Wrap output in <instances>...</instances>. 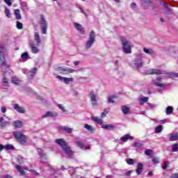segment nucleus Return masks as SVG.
<instances>
[{"instance_id":"aec40b11","label":"nucleus","mask_w":178,"mask_h":178,"mask_svg":"<svg viewBox=\"0 0 178 178\" xmlns=\"http://www.w3.org/2000/svg\"><path fill=\"white\" fill-rule=\"evenodd\" d=\"M143 168H144V165L141 163H138L137 164V169L136 170L137 175H140L143 173Z\"/></svg>"},{"instance_id":"412c9836","label":"nucleus","mask_w":178,"mask_h":178,"mask_svg":"<svg viewBox=\"0 0 178 178\" xmlns=\"http://www.w3.org/2000/svg\"><path fill=\"white\" fill-rule=\"evenodd\" d=\"M128 140H134L133 136L127 134L120 138V141H122L123 143H127Z\"/></svg>"},{"instance_id":"e2e57ef3","label":"nucleus","mask_w":178,"mask_h":178,"mask_svg":"<svg viewBox=\"0 0 178 178\" xmlns=\"http://www.w3.org/2000/svg\"><path fill=\"white\" fill-rule=\"evenodd\" d=\"M103 113H104L106 115H108V113H109V108L104 109Z\"/></svg>"},{"instance_id":"dca6fc26","label":"nucleus","mask_w":178,"mask_h":178,"mask_svg":"<svg viewBox=\"0 0 178 178\" xmlns=\"http://www.w3.org/2000/svg\"><path fill=\"white\" fill-rule=\"evenodd\" d=\"M57 79L61 81H64L65 84H69L70 81H73V78H67L60 76H57Z\"/></svg>"},{"instance_id":"de8ad7c7","label":"nucleus","mask_w":178,"mask_h":178,"mask_svg":"<svg viewBox=\"0 0 178 178\" xmlns=\"http://www.w3.org/2000/svg\"><path fill=\"white\" fill-rule=\"evenodd\" d=\"M57 106L62 112H66V109H65L64 106L62 104H57Z\"/></svg>"},{"instance_id":"58836bf2","label":"nucleus","mask_w":178,"mask_h":178,"mask_svg":"<svg viewBox=\"0 0 178 178\" xmlns=\"http://www.w3.org/2000/svg\"><path fill=\"white\" fill-rule=\"evenodd\" d=\"M140 105L145 104V102H148V97H141L139 99Z\"/></svg>"},{"instance_id":"49530a36","label":"nucleus","mask_w":178,"mask_h":178,"mask_svg":"<svg viewBox=\"0 0 178 178\" xmlns=\"http://www.w3.org/2000/svg\"><path fill=\"white\" fill-rule=\"evenodd\" d=\"M14 147L12 145H4V149H13Z\"/></svg>"},{"instance_id":"423d86ee","label":"nucleus","mask_w":178,"mask_h":178,"mask_svg":"<svg viewBox=\"0 0 178 178\" xmlns=\"http://www.w3.org/2000/svg\"><path fill=\"white\" fill-rule=\"evenodd\" d=\"M5 54H6V47L5 44H0V65L1 66H6V61H5Z\"/></svg>"},{"instance_id":"ddd939ff","label":"nucleus","mask_w":178,"mask_h":178,"mask_svg":"<svg viewBox=\"0 0 178 178\" xmlns=\"http://www.w3.org/2000/svg\"><path fill=\"white\" fill-rule=\"evenodd\" d=\"M13 108L15 111H17L19 113H26V110L24 109V107L20 106L19 104H15L13 105Z\"/></svg>"},{"instance_id":"6e6552de","label":"nucleus","mask_w":178,"mask_h":178,"mask_svg":"<svg viewBox=\"0 0 178 178\" xmlns=\"http://www.w3.org/2000/svg\"><path fill=\"white\" fill-rule=\"evenodd\" d=\"M95 42V32L92 31L89 34V40L86 42V49H90V47H92V44Z\"/></svg>"},{"instance_id":"69168bd1","label":"nucleus","mask_w":178,"mask_h":178,"mask_svg":"<svg viewBox=\"0 0 178 178\" xmlns=\"http://www.w3.org/2000/svg\"><path fill=\"white\" fill-rule=\"evenodd\" d=\"M168 168V165L166 164V163H165L163 165V169L165 170V169Z\"/></svg>"},{"instance_id":"8fccbe9b","label":"nucleus","mask_w":178,"mask_h":178,"mask_svg":"<svg viewBox=\"0 0 178 178\" xmlns=\"http://www.w3.org/2000/svg\"><path fill=\"white\" fill-rule=\"evenodd\" d=\"M170 119H165L161 121V123H162V124H164V123H170Z\"/></svg>"},{"instance_id":"bf43d9fd","label":"nucleus","mask_w":178,"mask_h":178,"mask_svg":"<svg viewBox=\"0 0 178 178\" xmlns=\"http://www.w3.org/2000/svg\"><path fill=\"white\" fill-rule=\"evenodd\" d=\"M1 112L2 113H5L6 112V107L1 106Z\"/></svg>"},{"instance_id":"680f3d73","label":"nucleus","mask_w":178,"mask_h":178,"mask_svg":"<svg viewBox=\"0 0 178 178\" xmlns=\"http://www.w3.org/2000/svg\"><path fill=\"white\" fill-rule=\"evenodd\" d=\"M18 162L19 163H23V157H19L18 158Z\"/></svg>"},{"instance_id":"c756f323","label":"nucleus","mask_w":178,"mask_h":178,"mask_svg":"<svg viewBox=\"0 0 178 178\" xmlns=\"http://www.w3.org/2000/svg\"><path fill=\"white\" fill-rule=\"evenodd\" d=\"M15 16L17 20H20V19H22V15H20V10L16 9L15 10Z\"/></svg>"},{"instance_id":"c03bdc74","label":"nucleus","mask_w":178,"mask_h":178,"mask_svg":"<svg viewBox=\"0 0 178 178\" xmlns=\"http://www.w3.org/2000/svg\"><path fill=\"white\" fill-rule=\"evenodd\" d=\"M17 29L22 30V29H23V24L19 21H17Z\"/></svg>"},{"instance_id":"a878e982","label":"nucleus","mask_w":178,"mask_h":178,"mask_svg":"<svg viewBox=\"0 0 178 178\" xmlns=\"http://www.w3.org/2000/svg\"><path fill=\"white\" fill-rule=\"evenodd\" d=\"M178 140V132L175 134H171L169 138V141H177Z\"/></svg>"},{"instance_id":"393cba45","label":"nucleus","mask_w":178,"mask_h":178,"mask_svg":"<svg viewBox=\"0 0 178 178\" xmlns=\"http://www.w3.org/2000/svg\"><path fill=\"white\" fill-rule=\"evenodd\" d=\"M149 3H151V0H142L141 1L142 6H143V8L145 9H147L148 8V6H149Z\"/></svg>"},{"instance_id":"4c0bfd02","label":"nucleus","mask_w":178,"mask_h":178,"mask_svg":"<svg viewBox=\"0 0 178 178\" xmlns=\"http://www.w3.org/2000/svg\"><path fill=\"white\" fill-rule=\"evenodd\" d=\"M126 162L128 165H134V163H136V160L133 159H127Z\"/></svg>"},{"instance_id":"0eeeda50","label":"nucleus","mask_w":178,"mask_h":178,"mask_svg":"<svg viewBox=\"0 0 178 178\" xmlns=\"http://www.w3.org/2000/svg\"><path fill=\"white\" fill-rule=\"evenodd\" d=\"M40 24L42 33L47 34V30H48V23L47 22V20H45L44 15H41Z\"/></svg>"},{"instance_id":"6ab92c4d","label":"nucleus","mask_w":178,"mask_h":178,"mask_svg":"<svg viewBox=\"0 0 178 178\" xmlns=\"http://www.w3.org/2000/svg\"><path fill=\"white\" fill-rule=\"evenodd\" d=\"M76 145H77V147L81 148V149H90V146H85L84 143H83L81 141H77Z\"/></svg>"},{"instance_id":"09e8293b","label":"nucleus","mask_w":178,"mask_h":178,"mask_svg":"<svg viewBox=\"0 0 178 178\" xmlns=\"http://www.w3.org/2000/svg\"><path fill=\"white\" fill-rule=\"evenodd\" d=\"M152 162L153 163H159V159L158 157H153Z\"/></svg>"},{"instance_id":"79ce46f5","label":"nucleus","mask_w":178,"mask_h":178,"mask_svg":"<svg viewBox=\"0 0 178 178\" xmlns=\"http://www.w3.org/2000/svg\"><path fill=\"white\" fill-rule=\"evenodd\" d=\"M163 130V127L162 125H159L155 128V133H161Z\"/></svg>"},{"instance_id":"72a5a7b5","label":"nucleus","mask_w":178,"mask_h":178,"mask_svg":"<svg viewBox=\"0 0 178 178\" xmlns=\"http://www.w3.org/2000/svg\"><path fill=\"white\" fill-rule=\"evenodd\" d=\"M35 41H36L37 44H41V38H40V34L38 33H35Z\"/></svg>"},{"instance_id":"e433bc0d","label":"nucleus","mask_w":178,"mask_h":178,"mask_svg":"<svg viewBox=\"0 0 178 178\" xmlns=\"http://www.w3.org/2000/svg\"><path fill=\"white\" fill-rule=\"evenodd\" d=\"M165 112L166 115H171V113H173V107L168 106Z\"/></svg>"},{"instance_id":"603ef678","label":"nucleus","mask_w":178,"mask_h":178,"mask_svg":"<svg viewBox=\"0 0 178 178\" xmlns=\"http://www.w3.org/2000/svg\"><path fill=\"white\" fill-rule=\"evenodd\" d=\"M152 152V150H151V149H146L145 152V155L149 156V155H151Z\"/></svg>"},{"instance_id":"ea45409f","label":"nucleus","mask_w":178,"mask_h":178,"mask_svg":"<svg viewBox=\"0 0 178 178\" xmlns=\"http://www.w3.org/2000/svg\"><path fill=\"white\" fill-rule=\"evenodd\" d=\"M5 14L7 17H8V19H10V17H12V15H10V10L8 8H5Z\"/></svg>"},{"instance_id":"f257e3e1","label":"nucleus","mask_w":178,"mask_h":178,"mask_svg":"<svg viewBox=\"0 0 178 178\" xmlns=\"http://www.w3.org/2000/svg\"><path fill=\"white\" fill-rule=\"evenodd\" d=\"M56 144L60 145L62 149L64 151L65 154L67 155V158H71L73 156V151L70 149V147L67 145V143L63 138L57 139L55 140Z\"/></svg>"},{"instance_id":"3c124183","label":"nucleus","mask_w":178,"mask_h":178,"mask_svg":"<svg viewBox=\"0 0 178 178\" xmlns=\"http://www.w3.org/2000/svg\"><path fill=\"white\" fill-rule=\"evenodd\" d=\"M29 172H31L32 173H33L35 176H40V173L37 172V171L34 170H29Z\"/></svg>"},{"instance_id":"39448f33","label":"nucleus","mask_w":178,"mask_h":178,"mask_svg":"<svg viewBox=\"0 0 178 178\" xmlns=\"http://www.w3.org/2000/svg\"><path fill=\"white\" fill-rule=\"evenodd\" d=\"M13 136L22 144V145H24V144H27V136H26L23 133L20 131H15L13 132Z\"/></svg>"},{"instance_id":"2eb2a0df","label":"nucleus","mask_w":178,"mask_h":178,"mask_svg":"<svg viewBox=\"0 0 178 178\" xmlns=\"http://www.w3.org/2000/svg\"><path fill=\"white\" fill-rule=\"evenodd\" d=\"M29 47L31 48L32 54H38L40 50L38 49V47H35L34 42H30Z\"/></svg>"},{"instance_id":"a211bd4d","label":"nucleus","mask_w":178,"mask_h":178,"mask_svg":"<svg viewBox=\"0 0 178 178\" xmlns=\"http://www.w3.org/2000/svg\"><path fill=\"white\" fill-rule=\"evenodd\" d=\"M74 26L75 29H76V30H78V31H79V33H81V34H84L85 31H84V29L83 28V26H81V24L75 22L74 24Z\"/></svg>"},{"instance_id":"4468645a","label":"nucleus","mask_w":178,"mask_h":178,"mask_svg":"<svg viewBox=\"0 0 178 178\" xmlns=\"http://www.w3.org/2000/svg\"><path fill=\"white\" fill-rule=\"evenodd\" d=\"M102 127L105 130H115V129H116V124H103Z\"/></svg>"},{"instance_id":"f3484780","label":"nucleus","mask_w":178,"mask_h":178,"mask_svg":"<svg viewBox=\"0 0 178 178\" xmlns=\"http://www.w3.org/2000/svg\"><path fill=\"white\" fill-rule=\"evenodd\" d=\"M3 74V84L5 87L9 86V79H8V77H6V72L3 71V68H2Z\"/></svg>"},{"instance_id":"20e7f679","label":"nucleus","mask_w":178,"mask_h":178,"mask_svg":"<svg viewBox=\"0 0 178 178\" xmlns=\"http://www.w3.org/2000/svg\"><path fill=\"white\" fill-rule=\"evenodd\" d=\"M121 42L122 44L123 52L126 54H131V42L123 36L121 37Z\"/></svg>"},{"instance_id":"c9c22d12","label":"nucleus","mask_w":178,"mask_h":178,"mask_svg":"<svg viewBox=\"0 0 178 178\" xmlns=\"http://www.w3.org/2000/svg\"><path fill=\"white\" fill-rule=\"evenodd\" d=\"M61 130H63L64 131L70 134L72 131H73V129L72 128H69L67 127H61Z\"/></svg>"},{"instance_id":"a18cd8bd","label":"nucleus","mask_w":178,"mask_h":178,"mask_svg":"<svg viewBox=\"0 0 178 178\" xmlns=\"http://www.w3.org/2000/svg\"><path fill=\"white\" fill-rule=\"evenodd\" d=\"M134 147H135L136 148H141V147H143V144L138 142H136L135 143H134Z\"/></svg>"},{"instance_id":"bb28decb","label":"nucleus","mask_w":178,"mask_h":178,"mask_svg":"<svg viewBox=\"0 0 178 178\" xmlns=\"http://www.w3.org/2000/svg\"><path fill=\"white\" fill-rule=\"evenodd\" d=\"M143 52H145V54H147V55H154V54H155L154 49H147L145 47L143 48Z\"/></svg>"},{"instance_id":"f8f14e48","label":"nucleus","mask_w":178,"mask_h":178,"mask_svg":"<svg viewBox=\"0 0 178 178\" xmlns=\"http://www.w3.org/2000/svg\"><path fill=\"white\" fill-rule=\"evenodd\" d=\"M57 116L58 113L55 111H47L42 116V119H45V118H56Z\"/></svg>"},{"instance_id":"7c9ffc66","label":"nucleus","mask_w":178,"mask_h":178,"mask_svg":"<svg viewBox=\"0 0 178 178\" xmlns=\"http://www.w3.org/2000/svg\"><path fill=\"white\" fill-rule=\"evenodd\" d=\"M21 58L24 62H26L27 59L30 58V57L29 56V53L24 52V54H22L21 55Z\"/></svg>"},{"instance_id":"b1692460","label":"nucleus","mask_w":178,"mask_h":178,"mask_svg":"<svg viewBox=\"0 0 178 178\" xmlns=\"http://www.w3.org/2000/svg\"><path fill=\"white\" fill-rule=\"evenodd\" d=\"M9 124V122L5 121V119H3V117L0 118V127H6V126Z\"/></svg>"},{"instance_id":"2f4dec72","label":"nucleus","mask_w":178,"mask_h":178,"mask_svg":"<svg viewBox=\"0 0 178 178\" xmlns=\"http://www.w3.org/2000/svg\"><path fill=\"white\" fill-rule=\"evenodd\" d=\"M15 168L17 170H18V172L22 175V176H24L26 172H24V170H23V168H22V166L16 165Z\"/></svg>"},{"instance_id":"f03ea898","label":"nucleus","mask_w":178,"mask_h":178,"mask_svg":"<svg viewBox=\"0 0 178 178\" xmlns=\"http://www.w3.org/2000/svg\"><path fill=\"white\" fill-rule=\"evenodd\" d=\"M148 74H165L166 76H168L170 79H172L173 77H178V73L177 72H168L166 71H162L161 70L157 69H151L147 71Z\"/></svg>"},{"instance_id":"5fc2aeb1","label":"nucleus","mask_w":178,"mask_h":178,"mask_svg":"<svg viewBox=\"0 0 178 178\" xmlns=\"http://www.w3.org/2000/svg\"><path fill=\"white\" fill-rule=\"evenodd\" d=\"M29 72L30 73H33V74L37 73V67L32 68Z\"/></svg>"},{"instance_id":"7ed1b4c3","label":"nucleus","mask_w":178,"mask_h":178,"mask_svg":"<svg viewBox=\"0 0 178 178\" xmlns=\"http://www.w3.org/2000/svg\"><path fill=\"white\" fill-rule=\"evenodd\" d=\"M135 58L133 61V63L131 65L133 69H136V70H138V69H140V67H143L144 66V60H143V54H135Z\"/></svg>"},{"instance_id":"774afa93","label":"nucleus","mask_w":178,"mask_h":178,"mask_svg":"<svg viewBox=\"0 0 178 178\" xmlns=\"http://www.w3.org/2000/svg\"><path fill=\"white\" fill-rule=\"evenodd\" d=\"M105 116H106V114H105V113H102V115H101V118H105Z\"/></svg>"},{"instance_id":"f704fd0d","label":"nucleus","mask_w":178,"mask_h":178,"mask_svg":"<svg viewBox=\"0 0 178 178\" xmlns=\"http://www.w3.org/2000/svg\"><path fill=\"white\" fill-rule=\"evenodd\" d=\"M11 80H12V83H13V84H16L17 86V84L20 83V79H19V78L16 76H13Z\"/></svg>"},{"instance_id":"1a4fd4ad","label":"nucleus","mask_w":178,"mask_h":178,"mask_svg":"<svg viewBox=\"0 0 178 178\" xmlns=\"http://www.w3.org/2000/svg\"><path fill=\"white\" fill-rule=\"evenodd\" d=\"M89 98L92 102V105H93V106H97V105H98V102H97V95H95V94L94 93L93 91H91L89 93Z\"/></svg>"},{"instance_id":"864d4df0","label":"nucleus","mask_w":178,"mask_h":178,"mask_svg":"<svg viewBox=\"0 0 178 178\" xmlns=\"http://www.w3.org/2000/svg\"><path fill=\"white\" fill-rule=\"evenodd\" d=\"M148 108H149V109H154V108H156V105L149 104L148 105Z\"/></svg>"},{"instance_id":"338daca9","label":"nucleus","mask_w":178,"mask_h":178,"mask_svg":"<svg viewBox=\"0 0 178 178\" xmlns=\"http://www.w3.org/2000/svg\"><path fill=\"white\" fill-rule=\"evenodd\" d=\"M2 149H5V145H0V151H2Z\"/></svg>"},{"instance_id":"13d9d810","label":"nucleus","mask_w":178,"mask_h":178,"mask_svg":"<svg viewBox=\"0 0 178 178\" xmlns=\"http://www.w3.org/2000/svg\"><path fill=\"white\" fill-rule=\"evenodd\" d=\"M152 176H154V173H152V171H149L147 173V177H152Z\"/></svg>"},{"instance_id":"0e129e2a","label":"nucleus","mask_w":178,"mask_h":178,"mask_svg":"<svg viewBox=\"0 0 178 178\" xmlns=\"http://www.w3.org/2000/svg\"><path fill=\"white\" fill-rule=\"evenodd\" d=\"M0 178H12V176L10 175H3L2 177H1Z\"/></svg>"},{"instance_id":"473e14b6","label":"nucleus","mask_w":178,"mask_h":178,"mask_svg":"<svg viewBox=\"0 0 178 178\" xmlns=\"http://www.w3.org/2000/svg\"><path fill=\"white\" fill-rule=\"evenodd\" d=\"M38 154H39L41 159H47V154H45V153L42 152V150H41V149H38Z\"/></svg>"},{"instance_id":"6e6d98bb","label":"nucleus","mask_w":178,"mask_h":178,"mask_svg":"<svg viewBox=\"0 0 178 178\" xmlns=\"http://www.w3.org/2000/svg\"><path fill=\"white\" fill-rule=\"evenodd\" d=\"M4 2H6L8 6H12V2L10 0H4Z\"/></svg>"},{"instance_id":"c85d7f7f","label":"nucleus","mask_w":178,"mask_h":178,"mask_svg":"<svg viewBox=\"0 0 178 178\" xmlns=\"http://www.w3.org/2000/svg\"><path fill=\"white\" fill-rule=\"evenodd\" d=\"M85 129H86V130H88V131H90V133H94V131L95 130L94 129V127L88 124H86L84 125Z\"/></svg>"},{"instance_id":"4be33fe9","label":"nucleus","mask_w":178,"mask_h":178,"mask_svg":"<svg viewBox=\"0 0 178 178\" xmlns=\"http://www.w3.org/2000/svg\"><path fill=\"white\" fill-rule=\"evenodd\" d=\"M121 109L124 115H129L130 113V107L128 106H122Z\"/></svg>"},{"instance_id":"37998d69","label":"nucleus","mask_w":178,"mask_h":178,"mask_svg":"<svg viewBox=\"0 0 178 178\" xmlns=\"http://www.w3.org/2000/svg\"><path fill=\"white\" fill-rule=\"evenodd\" d=\"M178 151V144L175 143L172 145V152H177Z\"/></svg>"},{"instance_id":"5701e85b","label":"nucleus","mask_w":178,"mask_h":178,"mask_svg":"<svg viewBox=\"0 0 178 178\" xmlns=\"http://www.w3.org/2000/svg\"><path fill=\"white\" fill-rule=\"evenodd\" d=\"M13 126H14V127H16L17 129H20L23 126V122L20 120L14 121L13 122Z\"/></svg>"},{"instance_id":"cd10ccee","label":"nucleus","mask_w":178,"mask_h":178,"mask_svg":"<svg viewBox=\"0 0 178 178\" xmlns=\"http://www.w3.org/2000/svg\"><path fill=\"white\" fill-rule=\"evenodd\" d=\"M92 120L97 123V124H102L104 123V120L98 117H92Z\"/></svg>"},{"instance_id":"052dcab7","label":"nucleus","mask_w":178,"mask_h":178,"mask_svg":"<svg viewBox=\"0 0 178 178\" xmlns=\"http://www.w3.org/2000/svg\"><path fill=\"white\" fill-rule=\"evenodd\" d=\"M170 178H178V174H172Z\"/></svg>"},{"instance_id":"a19ab883","label":"nucleus","mask_w":178,"mask_h":178,"mask_svg":"<svg viewBox=\"0 0 178 178\" xmlns=\"http://www.w3.org/2000/svg\"><path fill=\"white\" fill-rule=\"evenodd\" d=\"M115 98H116V97H115V96L108 97V104H115V100H113V99H115Z\"/></svg>"},{"instance_id":"4d7b16f0","label":"nucleus","mask_w":178,"mask_h":178,"mask_svg":"<svg viewBox=\"0 0 178 178\" xmlns=\"http://www.w3.org/2000/svg\"><path fill=\"white\" fill-rule=\"evenodd\" d=\"M136 6H137V5L134 2L131 4V8L132 9H136Z\"/></svg>"},{"instance_id":"9d476101","label":"nucleus","mask_w":178,"mask_h":178,"mask_svg":"<svg viewBox=\"0 0 178 178\" xmlns=\"http://www.w3.org/2000/svg\"><path fill=\"white\" fill-rule=\"evenodd\" d=\"M162 81V77L157 76L156 79V81L153 83L154 86H156V87H160V88H165L166 87V84L161 83Z\"/></svg>"},{"instance_id":"9b49d317","label":"nucleus","mask_w":178,"mask_h":178,"mask_svg":"<svg viewBox=\"0 0 178 178\" xmlns=\"http://www.w3.org/2000/svg\"><path fill=\"white\" fill-rule=\"evenodd\" d=\"M58 70L63 73V74H69V73H73L75 72L74 70L69 67H65V68H62V67H58Z\"/></svg>"}]
</instances>
